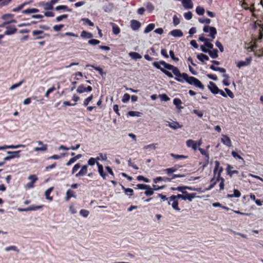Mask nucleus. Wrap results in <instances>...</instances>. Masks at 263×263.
<instances>
[{
  "label": "nucleus",
  "instance_id": "obj_1",
  "mask_svg": "<svg viewBox=\"0 0 263 263\" xmlns=\"http://www.w3.org/2000/svg\"><path fill=\"white\" fill-rule=\"evenodd\" d=\"M160 65H163L164 67L167 69L172 70L174 74L176 76L175 78V80L178 82L183 83L184 81H185L190 85H193L195 87H198L202 90L204 89V85L198 79L194 77L189 76L186 73H181L177 67L168 64L164 61H160L159 62H154L153 63V65L155 68L160 70L168 77H173L172 73L161 67Z\"/></svg>",
  "mask_w": 263,
  "mask_h": 263
},
{
  "label": "nucleus",
  "instance_id": "obj_2",
  "mask_svg": "<svg viewBox=\"0 0 263 263\" xmlns=\"http://www.w3.org/2000/svg\"><path fill=\"white\" fill-rule=\"evenodd\" d=\"M242 7L246 10H250L252 13V15L256 18L251 24L253 30L252 37L255 41H259L263 37V17L260 19L254 13V4L253 3H248L247 0H243Z\"/></svg>",
  "mask_w": 263,
  "mask_h": 263
},
{
  "label": "nucleus",
  "instance_id": "obj_3",
  "mask_svg": "<svg viewBox=\"0 0 263 263\" xmlns=\"http://www.w3.org/2000/svg\"><path fill=\"white\" fill-rule=\"evenodd\" d=\"M88 173V166L84 165L81 166L80 163H76L72 168L71 174H75L76 178L85 176Z\"/></svg>",
  "mask_w": 263,
  "mask_h": 263
},
{
  "label": "nucleus",
  "instance_id": "obj_4",
  "mask_svg": "<svg viewBox=\"0 0 263 263\" xmlns=\"http://www.w3.org/2000/svg\"><path fill=\"white\" fill-rule=\"evenodd\" d=\"M203 31L204 32H210L209 36L212 38L211 40L206 39L204 37L203 35H200L199 37V40L201 42H203L204 44L206 43L207 41H212L213 39H214L216 37V35L217 34V30L215 27L210 26L209 25H205L204 26L203 28Z\"/></svg>",
  "mask_w": 263,
  "mask_h": 263
},
{
  "label": "nucleus",
  "instance_id": "obj_5",
  "mask_svg": "<svg viewBox=\"0 0 263 263\" xmlns=\"http://www.w3.org/2000/svg\"><path fill=\"white\" fill-rule=\"evenodd\" d=\"M185 177L184 174H173L171 175V177H157L153 179V182L155 183H157L159 181L164 182H171L172 180L176 178H182Z\"/></svg>",
  "mask_w": 263,
  "mask_h": 263
},
{
  "label": "nucleus",
  "instance_id": "obj_6",
  "mask_svg": "<svg viewBox=\"0 0 263 263\" xmlns=\"http://www.w3.org/2000/svg\"><path fill=\"white\" fill-rule=\"evenodd\" d=\"M223 171V168L222 166H220V163L218 161H215V167L213 171V174L214 175V177L217 176V181H219V179L220 178H222L221 177V174Z\"/></svg>",
  "mask_w": 263,
  "mask_h": 263
},
{
  "label": "nucleus",
  "instance_id": "obj_7",
  "mask_svg": "<svg viewBox=\"0 0 263 263\" xmlns=\"http://www.w3.org/2000/svg\"><path fill=\"white\" fill-rule=\"evenodd\" d=\"M168 205H171L172 208L176 211H180L181 210L179 207V202L174 197V195L169 197Z\"/></svg>",
  "mask_w": 263,
  "mask_h": 263
},
{
  "label": "nucleus",
  "instance_id": "obj_8",
  "mask_svg": "<svg viewBox=\"0 0 263 263\" xmlns=\"http://www.w3.org/2000/svg\"><path fill=\"white\" fill-rule=\"evenodd\" d=\"M32 35L34 38L33 40H40L43 39L45 36H48L49 35L47 33H44V31L42 30H35L32 32Z\"/></svg>",
  "mask_w": 263,
  "mask_h": 263
},
{
  "label": "nucleus",
  "instance_id": "obj_9",
  "mask_svg": "<svg viewBox=\"0 0 263 263\" xmlns=\"http://www.w3.org/2000/svg\"><path fill=\"white\" fill-rule=\"evenodd\" d=\"M181 166V165L176 164L173 167L164 169L162 171L168 175L169 177H171V175H173L172 174L176 172Z\"/></svg>",
  "mask_w": 263,
  "mask_h": 263
},
{
  "label": "nucleus",
  "instance_id": "obj_10",
  "mask_svg": "<svg viewBox=\"0 0 263 263\" xmlns=\"http://www.w3.org/2000/svg\"><path fill=\"white\" fill-rule=\"evenodd\" d=\"M6 30L4 32L3 34H0V35H3V37L5 35H9L14 34L16 32L17 29L15 27L11 26H8L6 27Z\"/></svg>",
  "mask_w": 263,
  "mask_h": 263
},
{
  "label": "nucleus",
  "instance_id": "obj_11",
  "mask_svg": "<svg viewBox=\"0 0 263 263\" xmlns=\"http://www.w3.org/2000/svg\"><path fill=\"white\" fill-rule=\"evenodd\" d=\"M37 143L41 145V147H35L33 150L35 152H45L48 149V145L46 144H44L42 141H36Z\"/></svg>",
  "mask_w": 263,
  "mask_h": 263
},
{
  "label": "nucleus",
  "instance_id": "obj_12",
  "mask_svg": "<svg viewBox=\"0 0 263 263\" xmlns=\"http://www.w3.org/2000/svg\"><path fill=\"white\" fill-rule=\"evenodd\" d=\"M252 60V58L251 57H250L247 58L245 61H239L237 63L236 66L239 68H240L242 67L247 66L251 64Z\"/></svg>",
  "mask_w": 263,
  "mask_h": 263
},
{
  "label": "nucleus",
  "instance_id": "obj_13",
  "mask_svg": "<svg viewBox=\"0 0 263 263\" xmlns=\"http://www.w3.org/2000/svg\"><path fill=\"white\" fill-rule=\"evenodd\" d=\"M198 150L199 151L200 153L202 155H204L205 157V161L203 164V165H202V167H203V169L208 164H209V158H210V157H209V153L206 151H205L204 149L203 148H198Z\"/></svg>",
  "mask_w": 263,
  "mask_h": 263
},
{
  "label": "nucleus",
  "instance_id": "obj_14",
  "mask_svg": "<svg viewBox=\"0 0 263 263\" xmlns=\"http://www.w3.org/2000/svg\"><path fill=\"white\" fill-rule=\"evenodd\" d=\"M184 197V200H188L191 202L194 198L196 197V194L195 193H189L187 191H184L182 193Z\"/></svg>",
  "mask_w": 263,
  "mask_h": 263
},
{
  "label": "nucleus",
  "instance_id": "obj_15",
  "mask_svg": "<svg viewBox=\"0 0 263 263\" xmlns=\"http://www.w3.org/2000/svg\"><path fill=\"white\" fill-rule=\"evenodd\" d=\"M208 88L211 92L215 95L218 93V91H219V89L218 88L214 82L211 81H210L209 83Z\"/></svg>",
  "mask_w": 263,
  "mask_h": 263
},
{
  "label": "nucleus",
  "instance_id": "obj_16",
  "mask_svg": "<svg viewBox=\"0 0 263 263\" xmlns=\"http://www.w3.org/2000/svg\"><path fill=\"white\" fill-rule=\"evenodd\" d=\"M221 142L228 147L232 146V142L230 138L225 135H222V138L221 139Z\"/></svg>",
  "mask_w": 263,
  "mask_h": 263
},
{
  "label": "nucleus",
  "instance_id": "obj_17",
  "mask_svg": "<svg viewBox=\"0 0 263 263\" xmlns=\"http://www.w3.org/2000/svg\"><path fill=\"white\" fill-rule=\"evenodd\" d=\"M130 27L133 30H137L141 27L140 22L137 20H132L130 21Z\"/></svg>",
  "mask_w": 263,
  "mask_h": 263
},
{
  "label": "nucleus",
  "instance_id": "obj_18",
  "mask_svg": "<svg viewBox=\"0 0 263 263\" xmlns=\"http://www.w3.org/2000/svg\"><path fill=\"white\" fill-rule=\"evenodd\" d=\"M97 165L98 166V171L99 174L103 179H106L107 175L106 173H104L103 165L99 162H97Z\"/></svg>",
  "mask_w": 263,
  "mask_h": 263
},
{
  "label": "nucleus",
  "instance_id": "obj_19",
  "mask_svg": "<svg viewBox=\"0 0 263 263\" xmlns=\"http://www.w3.org/2000/svg\"><path fill=\"white\" fill-rule=\"evenodd\" d=\"M186 144L187 147H192L194 151H196L197 149V143L196 141L190 139L186 141Z\"/></svg>",
  "mask_w": 263,
  "mask_h": 263
},
{
  "label": "nucleus",
  "instance_id": "obj_20",
  "mask_svg": "<svg viewBox=\"0 0 263 263\" xmlns=\"http://www.w3.org/2000/svg\"><path fill=\"white\" fill-rule=\"evenodd\" d=\"M169 34L174 37H181L183 35L182 31L180 29L173 30L170 32Z\"/></svg>",
  "mask_w": 263,
  "mask_h": 263
},
{
  "label": "nucleus",
  "instance_id": "obj_21",
  "mask_svg": "<svg viewBox=\"0 0 263 263\" xmlns=\"http://www.w3.org/2000/svg\"><path fill=\"white\" fill-rule=\"evenodd\" d=\"M40 6L43 7L44 9L45 10H49L53 9V7L52 5L51 4V2H47V3H44L42 2V3H40Z\"/></svg>",
  "mask_w": 263,
  "mask_h": 263
},
{
  "label": "nucleus",
  "instance_id": "obj_22",
  "mask_svg": "<svg viewBox=\"0 0 263 263\" xmlns=\"http://www.w3.org/2000/svg\"><path fill=\"white\" fill-rule=\"evenodd\" d=\"M20 152L21 151H8L7 153L8 154H9V156L10 157L11 159H14L15 158H19L20 157Z\"/></svg>",
  "mask_w": 263,
  "mask_h": 263
},
{
  "label": "nucleus",
  "instance_id": "obj_23",
  "mask_svg": "<svg viewBox=\"0 0 263 263\" xmlns=\"http://www.w3.org/2000/svg\"><path fill=\"white\" fill-rule=\"evenodd\" d=\"M53 189H54L53 187H50L48 188L45 192V196L46 199L49 200V201H52L53 200V197L50 196V194L53 191Z\"/></svg>",
  "mask_w": 263,
  "mask_h": 263
},
{
  "label": "nucleus",
  "instance_id": "obj_24",
  "mask_svg": "<svg viewBox=\"0 0 263 263\" xmlns=\"http://www.w3.org/2000/svg\"><path fill=\"white\" fill-rule=\"evenodd\" d=\"M182 5L185 9H191L193 7V4L191 0H182Z\"/></svg>",
  "mask_w": 263,
  "mask_h": 263
},
{
  "label": "nucleus",
  "instance_id": "obj_25",
  "mask_svg": "<svg viewBox=\"0 0 263 263\" xmlns=\"http://www.w3.org/2000/svg\"><path fill=\"white\" fill-rule=\"evenodd\" d=\"M232 168H233L232 166H231L230 164H227L226 171H227V174L228 175H229L231 177L234 174H239V172L237 170H234L232 171H230V169H232Z\"/></svg>",
  "mask_w": 263,
  "mask_h": 263
},
{
  "label": "nucleus",
  "instance_id": "obj_26",
  "mask_svg": "<svg viewBox=\"0 0 263 263\" xmlns=\"http://www.w3.org/2000/svg\"><path fill=\"white\" fill-rule=\"evenodd\" d=\"M167 125L173 129L181 128L182 127V125H180L178 122L175 121H173L172 123L168 122Z\"/></svg>",
  "mask_w": 263,
  "mask_h": 263
},
{
  "label": "nucleus",
  "instance_id": "obj_27",
  "mask_svg": "<svg viewBox=\"0 0 263 263\" xmlns=\"http://www.w3.org/2000/svg\"><path fill=\"white\" fill-rule=\"evenodd\" d=\"M76 197L74 192L69 189L66 191L65 200L68 201L71 197L76 198Z\"/></svg>",
  "mask_w": 263,
  "mask_h": 263
},
{
  "label": "nucleus",
  "instance_id": "obj_28",
  "mask_svg": "<svg viewBox=\"0 0 263 263\" xmlns=\"http://www.w3.org/2000/svg\"><path fill=\"white\" fill-rule=\"evenodd\" d=\"M111 25L112 28V33L114 34L117 35L120 33V28L117 24L114 23H111Z\"/></svg>",
  "mask_w": 263,
  "mask_h": 263
},
{
  "label": "nucleus",
  "instance_id": "obj_29",
  "mask_svg": "<svg viewBox=\"0 0 263 263\" xmlns=\"http://www.w3.org/2000/svg\"><path fill=\"white\" fill-rule=\"evenodd\" d=\"M122 189L124 191L125 194L129 197H130L134 195V191L130 188H125L123 185H122Z\"/></svg>",
  "mask_w": 263,
  "mask_h": 263
},
{
  "label": "nucleus",
  "instance_id": "obj_30",
  "mask_svg": "<svg viewBox=\"0 0 263 263\" xmlns=\"http://www.w3.org/2000/svg\"><path fill=\"white\" fill-rule=\"evenodd\" d=\"M218 52L217 49H213L212 50H209L208 53L212 58L216 59L218 57Z\"/></svg>",
  "mask_w": 263,
  "mask_h": 263
},
{
  "label": "nucleus",
  "instance_id": "obj_31",
  "mask_svg": "<svg viewBox=\"0 0 263 263\" xmlns=\"http://www.w3.org/2000/svg\"><path fill=\"white\" fill-rule=\"evenodd\" d=\"M81 36L84 39H91L93 37V35L90 32L83 30L81 33Z\"/></svg>",
  "mask_w": 263,
  "mask_h": 263
},
{
  "label": "nucleus",
  "instance_id": "obj_32",
  "mask_svg": "<svg viewBox=\"0 0 263 263\" xmlns=\"http://www.w3.org/2000/svg\"><path fill=\"white\" fill-rule=\"evenodd\" d=\"M197 59L201 61V62H204V61H208L209 60V58L208 55L206 54H204L203 53H200L198 54L197 55Z\"/></svg>",
  "mask_w": 263,
  "mask_h": 263
},
{
  "label": "nucleus",
  "instance_id": "obj_33",
  "mask_svg": "<svg viewBox=\"0 0 263 263\" xmlns=\"http://www.w3.org/2000/svg\"><path fill=\"white\" fill-rule=\"evenodd\" d=\"M233 192H234V193L233 194H228L227 197H228V198H233V197L238 198V197H240L241 193L239 192V191H238L237 189H234Z\"/></svg>",
  "mask_w": 263,
  "mask_h": 263
},
{
  "label": "nucleus",
  "instance_id": "obj_34",
  "mask_svg": "<svg viewBox=\"0 0 263 263\" xmlns=\"http://www.w3.org/2000/svg\"><path fill=\"white\" fill-rule=\"evenodd\" d=\"M129 55L133 59L137 60L142 58V56L138 53L136 52H130L129 53Z\"/></svg>",
  "mask_w": 263,
  "mask_h": 263
},
{
  "label": "nucleus",
  "instance_id": "obj_35",
  "mask_svg": "<svg viewBox=\"0 0 263 263\" xmlns=\"http://www.w3.org/2000/svg\"><path fill=\"white\" fill-rule=\"evenodd\" d=\"M39 10L36 8H28L26 10H24L22 11V13L24 14H30L32 13H36L39 12Z\"/></svg>",
  "mask_w": 263,
  "mask_h": 263
},
{
  "label": "nucleus",
  "instance_id": "obj_36",
  "mask_svg": "<svg viewBox=\"0 0 263 263\" xmlns=\"http://www.w3.org/2000/svg\"><path fill=\"white\" fill-rule=\"evenodd\" d=\"M155 25L153 23L149 24L144 30V33H147L152 31L155 28Z\"/></svg>",
  "mask_w": 263,
  "mask_h": 263
},
{
  "label": "nucleus",
  "instance_id": "obj_37",
  "mask_svg": "<svg viewBox=\"0 0 263 263\" xmlns=\"http://www.w3.org/2000/svg\"><path fill=\"white\" fill-rule=\"evenodd\" d=\"M173 103L176 106L178 109H181L183 108L180 105L182 104L181 100L179 98H175L173 100Z\"/></svg>",
  "mask_w": 263,
  "mask_h": 263
},
{
  "label": "nucleus",
  "instance_id": "obj_38",
  "mask_svg": "<svg viewBox=\"0 0 263 263\" xmlns=\"http://www.w3.org/2000/svg\"><path fill=\"white\" fill-rule=\"evenodd\" d=\"M145 7L147 11L149 13H152L154 11L155 8L154 5L151 2L146 3L145 4Z\"/></svg>",
  "mask_w": 263,
  "mask_h": 263
},
{
  "label": "nucleus",
  "instance_id": "obj_39",
  "mask_svg": "<svg viewBox=\"0 0 263 263\" xmlns=\"http://www.w3.org/2000/svg\"><path fill=\"white\" fill-rule=\"evenodd\" d=\"M210 68L214 71H218L221 73H225L226 71L224 68L215 67L213 65H211Z\"/></svg>",
  "mask_w": 263,
  "mask_h": 263
},
{
  "label": "nucleus",
  "instance_id": "obj_40",
  "mask_svg": "<svg viewBox=\"0 0 263 263\" xmlns=\"http://www.w3.org/2000/svg\"><path fill=\"white\" fill-rule=\"evenodd\" d=\"M170 156L171 157H172L173 158H174V159H177V160L184 159H186L187 158V156H185L183 155H177V154H175L173 153H171Z\"/></svg>",
  "mask_w": 263,
  "mask_h": 263
},
{
  "label": "nucleus",
  "instance_id": "obj_41",
  "mask_svg": "<svg viewBox=\"0 0 263 263\" xmlns=\"http://www.w3.org/2000/svg\"><path fill=\"white\" fill-rule=\"evenodd\" d=\"M154 194V190L149 185H148L147 187L145 189L144 194L146 196H151Z\"/></svg>",
  "mask_w": 263,
  "mask_h": 263
},
{
  "label": "nucleus",
  "instance_id": "obj_42",
  "mask_svg": "<svg viewBox=\"0 0 263 263\" xmlns=\"http://www.w3.org/2000/svg\"><path fill=\"white\" fill-rule=\"evenodd\" d=\"M217 181H217V176H216L215 177H214V176L211 179V180H210L211 184L210 185L209 187L207 189V190H210L212 189V188H213L214 187V186L216 185Z\"/></svg>",
  "mask_w": 263,
  "mask_h": 263
},
{
  "label": "nucleus",
  "instance_id": "obj_43",
  "mask_svg": "<svg viewBox=\"0 0 263 263\" xmlns=\"http://www.w3.org/2000/svg\"><path fill=\"white\" fill-rule=\"evenodd\" d=\"M170 189L172 191H178L182 193L184 191H185V190H186V186H179L177 187H172Z\"/></svg>",
  "mask_w": 263,
  "mask_h": 263
},
{
  "label": "nucleus",
  "instance_id": "obj_44",
  "mask_svg": "<svg viewBox=\"0 0 263 263\" xmlns=\"http://www.w3.org/2000/svg\"><path fill=\"white\" fill-rule=\"evenodd\" d=\"M29 3L24 2L23 4H22L21 5H19L16 8H13L12 9V11L14 12H18L19 11L21 10L25 6H26Z\"/></svg>",
  "mask_w": 263,
  "mask_h": 263
},
{
  "label": "nucleus",
  "instance_id": "obj_45",
  "mask_svg": "<svg viewBox=\"0 0 263 263\" xmlns=\"http://www.w3.org/2000/svg\"><path fill=\"white\" fill-rule=\"evenodd\" d=\"M55 9L57 11L61 10H64L67 11L68 12H71V9H69L68 7L66 5H59L55 7Z\"/></svg>",
  "mask_w": 263,
  "mask_h": 263
},
{
  "label": "nucleus",
  "instance_id": "obj_46",
  "mask_svg": "<svg viewBox=\"0 0 263 263\" xmlns=\"http://www.w3.org/2000/svg\"><path fill=\"white\" fill-rule=\"evenodd\" d=\"M142 114V112H139V111H129L127 113V115L131 117H135V116L140 117V116H141Z\"/></svg>",
  "mask_w": 263,
  "mask_h": 263
},
{
  "label": "nucleus",
  "instance_id": "obj_47",
  "mask_svg": "<svg viewBox=\"0 0 263 263\" xmlns=\"http://www.w3.org/2000/svg\"><path fill=\"white\" fill-rule=\"evenodd\" d=\"M205 12L204 9L200 6H198L196 8V12L199 15H202Z\"/></svg>",
  "mask_w": 263,
  "mask_h": 263
},
{
  "label": "nucleus",
  "instance_id": "obj_48",
  "mask_svg": "<svg viewBox=\"0 0 263 263\" xmlns=\"http://www.w3.org/2000/svg\"><path fill=\"white\" fill-rule=\"evenodd\" d=\"M198 21L199 23L201 24H210L211 21L210 18H199Z\"/></svg>",
  "mask_w": 263,
  "mask_h": 263
},
{
  "label": "nucleus",
  "instance_id": "obj_49",
  "mask_svg": "<svg viewBox=\"0 0 263 263\" xmlns=\"http://www.w3.org/2000/svg\"><path fill=\"white\" fill-rule=\"evenodd\" d=\"M44 206V205H31L29 206L30 211H36L37 210L42 209Z\"/></svg>",
  "mask_w": 263,
  "mask_h": 263
},
{
  "label": "nucleus",
  "instance_id": "obj_50",
  "mask_svg": "<svg viewBox=\"0 0 263 263\" xmlns=\"http://www.w3.org/2000/svg\"><path fill=\"white\" fill-rule=\"evenodd\" d=\"M93 99V95H91L90 96L85 99L83 102V105L84 106H87L90 102L92 101Z\"/></svg>",
  "mask_w": 263,
  "mask_h": 263
},
{
  "label": "nucleus",
  "instance_id": "obj_51",
  "mask_svg": "<svg viewBox=\"0 0 263 263\" xmlns=\"http://www.w3.org/2000/svg\"><path fill=\"white\" fill-rule=\"evenodd\" d=\"M86 87H85L84 86V85L83 84H81V85H80L77 89V91L78 93H83L84 92H86Z\"/></svg>",
  "mask_w": 263,
  "mask_h": 263
},
{
  "label": "nucleus",
  "instance_id": "obj_52",
  "mask_svg": "<svg viewBox=\"0 0 263 263\" xmlns=\"http://www.w3.org/2000/svg\"><path fill=\"white\" fill-rule=\"evenodd\" d=\"M86 67H92L95 70L99 71L100 74H101V75H102L103 73V69L101 67H100L95 66L94 65H90V64L87 65Z\"/></svg>",
  "mask_w": 263,
  "mask_h": 263
},
{
  "label": "nucleus",
  "instance_id": "obj_53",
  "mask_svg": "<svg viewBox=\"0 0 263 263\" xmlns=\"http://www.w3.org/2000/svg\"><path fill=\"white\" fill-rule=\"evenodd\" d=\"M25 145L23 144H18V145H6V149L8 148H11V149H14V148H17L20 147H25Z\"/></svg>",
  "mask_w": 263,
  "mask_h": 263
},
{
  "label": "nucleus",
  "instance_id": "obj_54",
  "mask_svg": "<svg viewBox=\"0 0 263 263\" xmlns=\"http://www.w3.org/2000/svg\"><path fill=\"white\" fill-rule=\"evenodd\" d=\"M65 155V153H63L61 154V156H59L58 155H53L47 158V159H54L58 160L61 158V157H64Z\"/></svg>",
  "mask_w": 263,
  "mask_h": 263
},
{
  "label": "nucleus",
  "instance_id": "obj_55",
  "mask_svg": "<svg viewBox=\"0 0 263 263\" xmlns=\"http://www.w3.org/2000/svg\"><path fill=\"white\" fill-rule=\"evenodd\" d=\"M89 214V212L87 210L82 209L80 211V214L85 217L86 218L88 216Z\"/></svg>",
  "mask_w": 263,
  "mask_h": 263
},
{
  "label": "nucleus",
  "instance_id": "obj_56",
  "mask_svg": "<svg viewBox=\"0 0 263 263\" xmlns=\"http://www.w3.org/2000/svg\"><path fill=\"white\" fill-rule=\"evenodd\" d=\"M82 21L84 22V24H87L90 26H93L94 23L92 22L89 18H82Z\"/></svg>",
  "mask_w": 263,
  "mask_h": 263
},
{
  "label": "nucleus",
  "instance_id": "obj_57",
  "mask_svg": "<svg viewBox=\"0 0 263 263\" xmlns=\"http://www.w3.org/2000/svg\"><path fill=\"white\" fill-rule=\"evenodd\" d=\"M5 251H9L10 250H13L14 251H15L16 252H19V250L18 249V248L15 246H9L8 247H6L5 249Z\"/></svg>",
  "mask_w": 263,
  "mask_h": 263
},
{
  "label": "nucleus",
  "instance_id": "obj_58",
  "mask_svg": "<svg viewBox=\"0 0 263 263\" xmlns=\"http://www.w3.org/2000/svg\"><path fill=\"white\" fill-rule=\"evenodd\" d=\"M24 82V80H22L21 81H20L18 83L12 85L9 88V90H13V89L20 86Z\"/></svg>",
  "mask_w": 263,
  "mask_h": 263
},
{
  "label": "nucleus",
  "instance_id": "obj_59",
  "mask_svg": "<svg viewBox=\"0 0 263 263\" xmlns=\"http://www.w3.org/2000/svg\"><path fill=\"white\" fill-rule=\"evenodd\" d=\"M28 179L31 180V182L34 184V183L38 180V178L35 175H30Z\"/></svg>",
  "mask_w": 263,
  "mask_h": 263
},
{
  "label": "nucleus",
  "instance_id": "obj_60",
  "mask_svg": "<svg viewBox=\"0 0 263 263\" xmlns=\"http://www.w3.org/2000/svg\"><path fill=\"white\" fill-rule=\"evenodd\" d=\"M157 196L161 198V202L165 201H167V203L168 202L169 197H167L165 195L160 193L158 194Z\"/></svg>",
  "mask_w": 263,
  "mask_h": 263
},
{
  "label": "nucleus",
  "instance_id": "obj_61",
  "mask_svg": "<svg viewBox=\"0 0 263 263\" xmlns=\"http://www.w3.org/2000/svg\"><path fill=\"white\" fill-rule=\"evenodd\" d=\"M55 90V88L54 86H53L52 87L48 89L47 91L46 92L45 94V97L46 98H49V94L52 92L53 91Z\"/></svg>",
  "mask_w": 263,
  "mask_h": 263
},
{
  "label": "nucleus",
  "instance_id": "obj_62",
  "mask_svg": "<svg viewBox=\"0 0 263 263\" xmlns=\"http://www.w3.org/2000/svg\"><path fill=\"white\" fill-rule=\"evenodd\" d=\"M129 99H130V95L128 93H126L123 95V97L122 99V101L123 103H126L129 100Z\"/></svg>",
  "mask_w": 263,
  "mask_h": 263
},
{
  "label": "nucleus",
  "instance_id": "obj_63",
  "mask_svg": "<svg viewBox=\"0 0 263 263\" xmlns=\"http://www.w3.org/2000/svg\"><path fill=\"white\" fill-rule=\"evenodd\" d=\"M88 44L91 45H98L100 43V41L96 39H91L88 41Z\"/></svg>",
  "mask_w": 263,
  "mask_h": 263
},
{
  "label": "nucleus",
  "instance_id": "obj_64",
  "mask_svg": "<svg viewBox=\"0 0 263 263\" xmlns=\"http://www.w3.org/2000/svg\"><path fill=\"white\" fill-rule=\"evenodd\" d=\"M193 14L191 12L189 11L184 14V18L187 20H190L192 18Z\"/></svg>",
  "mask_w": 263,
  "mask_h": 263
}]
</instances>
